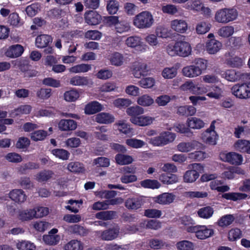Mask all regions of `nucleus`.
<instances>
[{
  "mask_svg": "<svg viewBox=\"0 0 250 250\" xmlns=\"http://www.w3.org/2000/svg\"><path fill=\"white\" fill-rule=\"evenodd\" d=\"M148 72L147 65L145 63L136 62L132 66V74L136 78L146 75Z\"/></svg>",
  "mask_w": 250,
  "mask_h": 250,
  "instance_id": "nucleus-18",
  "label": "nucleus"
},
{
  "mask_svg": "<svg viewBox=\"0 0 250 250\" xmlns=\"http://www.w3.org/2000/svg\"><path fill=\"white\" fill-rule=\"evenodd\" d=\"M211 24L208 22L202 21L198 22L195 27V32L198 35H204L210 29Z\"/></svg>",
  "mask_w": 250,
  "mask_h": 250,
  "instance_id": "nucleus-28",
  "label": "nucleus"
},
{
  "mask_svg": "<svg viewBox=\"0 0 250 250\" xmlns=\"http://www.w3.org/2000/svg\"><path fill=\"white\" fill-rule=\"evenodd\" d=\"M182 72L184 76L190 78H196L201 75L199 70L195 67L194 64L183 67Z\"/></svg>",
  "mask_w": 250,
  "mask_h": 250,
  "instance_id": "nucleus-24",
  "label": "nucleus"
},
{
  "mask_svg": "<svg viewBox=\"0 0 250 250\" xmlns=\"http://www.w3.org/2000/svg\"><path fill=\"white\" fill-rule=\"evenodd\" d=\"M125 43L128 47L137 48L142 52H146L148 49L147 45L143 42L142 38L139 36L128 37L125 40Z\"/></svg>",
  "mask_w": 250,
  "mask_h": 250,
  "instance_id": "nucleus-9",
  "label": "nucleus"
},
{
  "mask_svg": "<svg viewBox=\"0 0 250 250\" xmlns=\"http://www.w3.org/2000/svg\"><path fill=\"white\" fill-rule=\"evenodd\" d=\"M208 86V90H209V86ZM223 90L218 86H213L211 87V90L209 91L206 93V96L210 99L215 100L220 99L223 96Z\"/></svg>",
  "mask_w": 250,
  "mask_h": 250,
  "instance_id": "nucleus-27",
  "label": "nucleus"
},
{
  "mask_svg": "<svg viewBox=\"0 0 250 250\" xmlns=\"http://www.w3.org/2000/svg\"><path fill=\"white\" fill-rule=\"evenodd\" d=\"M180 224L185 227V229L188 232L189 228L194 227L195 226L194 221L188 216H184L180 218Z\"/></svg>",
  "mask_w": 250,
  "mask_h": 250,
  "instance_id": "nucleus-62",
  "label": "nucleus"
},
{
  "mask_svg": "<svg viewBox=\"0 0 250 250\" xmlns=\"http://www.w3.org/2000/svg\"><path fill=\"white\" fill-rule=\"evenodd\" d=\"M58 229H52L48 234L43 236V241L49 245H55L60 240V236L56 234Z\"/></svg>",
  "mask_w": 250,
  "mask_h": 250,
  "instance_id": "nucleus-20",
  "label": "nucleus"
},
{
  "mask_svg": "<svg viewBox=\"0 0 250 250\" xmlns=\"http://www.w3.org/2000/svg\"><path fill=\"white\" fill-rule=\"evenodd\" d=\"M238 12L236 8L225 7L218 9L214 14V20L218 23L227 24L236 21Z\"/></svg>",
  "mask_w": 250,
  "mask_h": 250,
  "instance_id": "nucleus-2",
  "label": "nucleus"
},
{
  "mask_svg": "<svg viewBox=\"0 0 250 250\" xmlns=\"http://www.w3.org/2000/svg\"><path fill=\"white\" fill-rule=\"evenodd\" d=\"M91 69L90 64L82 63L72 66L68 69L69 71L72 73H85Z\"/></svg>",
  "mask_w": 250,
  "mask_h": 250,
  "instance_id": "nucleus-42",
  "label": "nucleus"
},
{
  "mask_svg": "<svg viewBox=\"0 0 250 250\" xmlns=\"http://www.w3.org/2000/svg\"><path fill=\"white\" fill-rule=\"evenodd\" d=\"M36 214L33 209H29L20 211L19 212L18 218L22 221H29L35 218Z\"/></svg>",
  "mask_w": 250,
  "mask_h": 250,
  "instance_id": "nucleus-40",
  "label": "nucleus"
},
{
  "mask_svg": "<svg viewBox=\"0 0 250 250\" xmlns=\"http://www.w3.org/2000/svg\"><path fill=\"white\" fill-rule=\"evenodd\" d=\"M225 63L233 68H241L244 64L243 59L237 56H231L225 60Z\"/></svg>",
  "mask_w": 250,
  "mask_h": 250,
  "instance_id": "nucleus-31",
  "label": "nucleus"
},
{
  "mask_svg": "<svg viewBox=\"0 0 250 250\" xmlns=\"http://www.w3.org/2000/svg\"><path fill=\"white\" fill-rule=\"evenodd\" d=\"M32 107L30 105H22L17 109H14L12 112V116H18L21 114H29L31 111Z\"/></svg>",
  "mask_w": 250,
  "mask_h": 250,
  "instance_id": "nucleus-54",
  "label": "nucleus"
},
{
  "mask_svg": "<svg viewBox=\"0 0 250 250\" xmlns=\"http://www.w3.org/2000/svg\"><path fill=\"white\" fill-rule=\"evenodd\" d=\"M176 135L168 131L162 132L158 136L151 138H146L148 143L153 146H163L172 142L175 139Z\"/></svg>",
  "mask_w": 250,
  "mask_h": 250,
  "instance_id": "nucleus-4",
  "label": "nucleus"
},
{
  "mask_svg": "<svg viewBox=\"0 0 250 250\" xmlns=\"http://www.w3.org/2000/svg\"><path fill=\"white\" fill-rule=\"evenodd\" d=\"M223 44L217 40L213 33H209L207 36L205 42L206 51L210 55H214L219 52L222 48Z\"/></svg>",
  "mask_w": 250,
  "mask_h": 250,
  "instance_id": "nucleus-8",
  "label": "nucleus"
},
{
  "mask_svg": "<svg viewBox=\"0 0 250 250\" xmlns=\"http://www.w3.org/2000/svg\"><path fill=\"white\" fill-rule=\"evenodd\" d=\"M232 94L240 100L250 98V83H237L231 88Z\"/></svg>",
  "mask_w": 250,
  "mask_h": 250,
  "instance_id": "nucleus-6",
  "label": "nucleus"
},
{
  "mask_svg": "<svg viewBox=\"0 0 250 250\" xmlns=\"http://www.w3.org/2000/svg\"><path fill=\"white\" fill-rule=\"evenodd\" d=\"M155 34L159 38L166 39L170 37V31L167 27L161 25L156 28Z\"/></svg>",
  "mask_w": 250,
  "mask_h": 250,
  "instance_id": "nucleus-55",
  "label": "nucleus"
},
{
  "mask_svg": "<svg viewBox=\"0 0 250 250\" xmlns=\"http://www.w3.org/2000/svg\"><path fill=\"white\" fill-rule=\"evenodd\" d=\"M9 197L15 202L21 203L26 200V195L22 189H15L10 192Z\"/></svg>",
  "mask_w": 250,
  "mask_h": 250,
  "instance_id": "nucleus-22",
  "label": "nucleus"
},
{
  "mask_svg": "<svg viewBox=\"0 0 250 250\" xmlns=\"http://www.w3.org/2000/svg\"><path fill=\"white\" fill-rule=\"evenodd\" d=\"M64 250H83L82 243L77 240H72L64 246Z\"/></svg>",
  "mask_w": 250,
  "mask_h": 250,
  "instance_id": "nucleus-53",
  "label": "nucleus"
},
{
  "mask_svg": "<svg viewBox=\"0 0 250 250\" xmlns=\"http://www.w3.org/2000/svg\"><path fill=\"white\" fill-rule=\"evenodd\" d=\"M126 112L128 115L133 118L143 114L144 113V109L139 105H136L127 108Z\"/></svg>",
  "mask_w": 250,
  "mask_h": 250,
  "instance_id": "nucleus-52",
  "label": "nucleus"
},
{
  "mask_svg": "<svg viewBox=\"0 0 250 250\" xmlns=\"http://www.w3.org/2000/svg\"><path fill=\"white\" fill-rule=\"evenodd\" d=\"M68 229L70 233L81 236H86L88 233V230L86 228L76 224L69 226Z\"/></svg>",
  "mask_w": 250,
  "mask_h": 250,
  "instance_id": "nucleus-34",
  "label": "nucleus"
},
{
  "mask_svg": "<svg viewBox=\"0 0 250 250\" xmlns=\"http://www.w3.org/2000/svg\"><path fill=\"white\" fill-rule=\"evenodd\" d=\"M159 180L165 184H172L179 181L178 176L172 174H163L159 178Z\"/></svg>",
  "mask_w": 250,
  "mask_h": 250,
  "instance_id": "nucleus-43",
  "label": "nucleus"
},
{
  "mask_svg": "<svg viewBox=\"0 0 250 250\" xmlns=\"http://www.w3.org/2000/svg\"><path fill=\"white\" fill-rule=\"evenodd\" d=\"M16 248L18 250H35L36 246L30 241L22 240L16 244Z\"/></svg>",
  "mask_w": 250,
  "mask_h": 250,
  "instance_id": "nucleus-51",
  "label": "nucleus"
},
{
  "mask_svg": "<svg viewBox=\"0 0 250 250\" xmlns=\"http://www.w3.org/2000/svg\"><path fill=\"white\" fill-rule=\"evenodd\" d=\"M213 208L209 206L201 208L197 211L199 217L206 219L210 218L213 215Z\"/></svg>",
  "mask_w": 250,
  "mask_h": 250,
  "instance_id": "nucleus-39",
  "label": "nucleus"
},
{
  "mask_svg": "<svg viewBox=\"0 0 250 250\" xmlns=\"http://www.w3.org/2000/svg\"><path fill=\"white\" fill-rule=\"evenodd\" d=\"M176 248L178 250H193L194 244L191 241L183 240L177 243Z\"/></svg>",
  "mask_w": 250,
  "mask_h": 250,
  "instance_id": "nucleus-59",
  "label": "nucleus"
},
{
  "mask_svg": "<svg viewBox=\"0 0 250 250\" xmlns=\"http://www.w3.org/2000/svg\"><path fill=\"white\" fill-rule=\"evenodd\" d=\"M222 183L221 180H214L210 183V188L222 192L229 190V187L227 185L222 186Z\"/></svg>",
  "mask_w": 250,
  "mask_h": 250,
  "instance_id": "nucleus-44",
  "label": "nucleus"
},
{
  "mask_svg": "<svg viewBox=\"0 0 250 250\" xmlns=\"http://www.w3.org/2000/svg\"><path fill=\"white\" fill-rule=\"evenodd\" d=\"M188 229V232L195 233L196 238L200 240L206 239L214 234V230L211 225H195Z\"/></svg>",
  "mask_w": 250,
  "mask_h": 250,
  "instance_id": "nucleus-5",
  "label": "nucleus"
},
{
  "mask_svg": "<svg viewBox=\"0 0 250 250\" xmlns=\"http://www.w3.org/2000/svg\"><path fill=\"white\" fill-rule=\"evenodd\" d=\"M242 237L241 230L237 228H233L230 229L228 232V239L230 241H234Z\"/></svg>",
  "mask_w": 250,
  "mask_h": 250,
  "instance_id": "nucleus-63",
  "label": "nucleus"
},
{
  "mask_svg": "<svg viewBox=\"0 0 250 250\" xmlns=\"http://www.w3.org/2000/svg\"><path fill=\"white\" fill-rule=\"evenodd\" d=\"M192 166L194 169L187 171L184 175V180L186 183H192L195 181L199 176L196 170H200L203 168L199 164H193Z\"/></svg>",
  "mask_w": 250,
  "mask_h": 250,
  "instance_id": "nucleus-15",
  "label": "nucleus"
},
{
  "mask_svg": "<svg viewBox=\"0 0 250 250\" xmlns=\"http://www.w3.org/2000/svg\"><path fill=\"white\" fill-rule=\"evenodd\" d=\"M198 142L193 141L190 142H182L179 143L177 148L179 151L188 152L195 149V146L198 144Z\"/></svg>",
  "mask_w": 250,
  "mask_h": 250,
  "instance_id": "nucleus-33",
  "label": "nucleus"
},
{
  "mask_svg": "<svg viewBox=\"0 0 250 250\" xmlns=\"http://www.w3.org/2000/svg\"><path fill=\"white\" fill-rule=\"evenodd\" d=\"M156 81L153 77H146L142 79L138 84L142 88L149 89L152 88L155 84Z\"/></svg>",
  "mask_w": 250,
  "mask_h": 250,
  "instance_id": "nucleus-46",
  "label": "nucleus"
},
{
  "mask_svg": "<svg viewBox=\"0 0 250 250\" xmlns=\"http://www.w3.org/2000/svg\"><path fill=\"white\" fill-rule=\"evenodd\" d=\"M154 23V19L152 13L148 11H142L133 19V24L138 29L150 28Z\"/></svg>",
  "mask_w": 250,
  "mask_h": 250,
  "instance_id": "nucleus-3",
  "label": "nucleus"
},
{
  "mask_svg": "<svg viewBox=\"0 0 250 250\" xmlns=\"http://www.w3.org/2000/svg\"><path fill=\"white\" fill-rule=\"evenodd\" d=\"M234 150L242 153L250 154V141L247 139H238L233 144Z\"/></svg>",
  "mask_w": 250,
  "mask_h": 250,
  "instance_id": "nucleus-12",
  "label": "nucleus"
},
{
  "mask_svg": "<svg viewBox=\"0 0 250 250\" xmlns=\"http://www.w3.org/2000/svg\"><path fill=\"white\" fill-rule=\"evenodd\" d=\"M80 96L78 91L76 90H71L66 91L64 94V98L65 101L69 102H74Z\"/></svg>",
  "mask_w": 250,
  "mask_h": 250,
  "instance_id": "nucleus-64",
  "label": "nucleus"
},
{
  "mask_svg": "<svg viewBox=\"0 0 250 250\" xmlns=\"http://www.w3.org/2000/svg\"><path fill=\"white\" fill-rule=\"evenodd\" d=\"M247 195L242 193L229 192L224 193L222 195V197L227 199L236 201L239 200L244 199L246 198Z\"/></svg>",
  "mask_w": 250,
  "mask_h": 250,
  "instance_id": "nucleus-49",
  "label": "nucleus"
},
{
  "mask_svg": "<svg viewBox=\"0 0 250 250\" xmlns=\"http://www.w3.org/2000/svg\"><path fill=\"white\" fill-rule=\"evenodd\" d=\"M141 200L138 197L129 198L125 203V207L131 209H137L141 207Z\"/></svg>",
  "mask_w": 250,
  "mask_h": 250,
  "instance_id": "nucleus-41",
  "label": "nucleus"
},
{
  "mask_svg": "<svg viewBox=\"0 0 250 250\" xmlns=\"http://www.w3.org/2000/svg\"><path fill=\"white\" fill-rule=\"evenodd\" d=\"M137 104L143 106H149L152 105L154 101L153 99L147 94L143 95L137 99Z\"/></svg>",
  "mask_w": 250,
  "mask_h": 250,
  "instance_id": "nucleus-47",
  "label": "nucleus"
},
{
  "mask_svg": "<svg viewBox=\"0 0 250 250\" xmlns=\"http://www.w3.org/2000/svg\"><path fill=\"white\" fill-rule=\"evenodd\" d=\"M113 128L115 130H118L120 132L125 134L130 133L132 130V129L130 127V125L123 121H119L114 125Z\"/></svg>",
  "mask_w": 250,
  "mask_h": 250,
  "instance_id": "nucleus-50",
  "label": "nucleus"
},
{
  "mask_svg": "<svg viewBox=\"0 0 250 250\" xmlns=\"http://www.w3.org/2000/svg\"><path fill=\"white\" fill-rule=\"evenodd\" d=\"M39 168L38 164L33 162H28L20 166L17 168V172L20 174H25L29 170L36 169Z\"/></svg>",
  "mask_w": 250,
  "mask_h": 250,
  "instance_id": "nucleus-32",
  "label": "nucleus"
},
{
  "mask_svg": "<svg viewBox=\"0 0 250 250\" xmlns=\"http://www.w3.org/2000/svg\"><path fill=\"white\" fill-rule=\"evenodd\" d=\"M180 89L184 91H189L192 94H204L208 91V85L198 86L192 81H188L181 85Z\"/></svg>",
  "mask_w": 250,
  "mask_h": 250,
  "instance_id": "nucleus-10",
  "label": "nucleus"
},
{
  "mask_svg": "<svg viewBox=\"0 0 250 250\" xmlns=\"http://www.w3.org/2000/svg\"><path fill=\"white\" fill-rule=\"evenodd\" d=\"M177 74V69L173 67H166L162 71V76L165 79H171Z\"/></svg>",
  "mask_w": 250,
  "mask_h": 250,
  "instance_id": "nucleus-57",
  "label": "nucleus"
},
{
  "mask_svg": "<svg viewBox=\"0 0 250 250\" xmlns=\"http://www.w3.org/2000/svg\"><path fill=\"white\" fill-rule=\"evenodd\" d=\"M52 41V39L50 36L41 35L36 39V45L38 48H44L47 47Z\"/></svg>",
  "mask_w": 250,
  "mask_h": 250,
  "instance_id": "nucleus-29",
  "label": "nucleus"
},
{
  "mask_svg": "<svg viewBox=\"0 0 250 250\" xmlns=\"http://www.w3.org/2000/svg\"><path fill=\"white\" fill-rule=\"evenodd\" d=\"M141 186L146 188L158 189L160 188L161 184L156 180L146 179L140 182Z\"/></svg>",
  "mask_w": 250,
  "mask_h": 250,
  "instance_id": "nucleus-45",
  "label": "nucleus"
},
{
  "mask_svg": "<svg viewBox=\"0 0 250 250\" xmlns=\"http://www.w3.org/2000/svg\"><path fill=\"white\" fill-rule=\"evenodd\" d=\"M218 139L219 135L217 132H210L206 129L201 135V140L208 145H216Z\"/></svg>",
  "mask_w": 250,
  "mask_h": 250,
  "instance_id": "nucleus-13",
  "label": "nucleus"
},
{
  "mask_svg": "<svg viewBox=\"0 0 250 250\" xmlns=\"http://www.w3.org/2000/svg\"><path fill=\"white\" fill-rule=\"evenodd\" d=\"M203 3L201 0H191L186 4L184 8L187 10L199 12L201 11Z\"/></svg>",
  "mask_w": 250,
  "mask_h": 250,
  "instance_id": "nucleus-37",
  "label": "nucleus"
},
{
  "mask_svg": "<svg viewBox=\"0 0 250 250\" xmlns=\"http://www.w3.org/2000/svg\"><path fill=\"white\" fill-rule=\"evenodd\" d=\"M155 118L146 115H139L138 117L130 118V121L133 124L140 126H146L151 125Z\"/></svg>",
  "mask_w": 250,
  "mask_h": 250,
  "instance_id": "nucleus-17",
  "label": "nucleus"
},
{
  "mask_svg": "<svg viewBox=\"0 0 250 250\" xmlns=\"http://www.w3.org/2000/svg\"><path fill=\"white\" fill-rule=\"evenodd\" d=\"M233 215L227 214L222 216L217 222V224L221 228H226L231 225L234 221Z\"/></svg>",
  "mask_w": 250,
  "mask_h": 250,
  "instance_id": "nucleus-38",
  "label": "nucleus"
},
{
  "mask_svg": "<svg viewBox=\"0 0 250 250\" xmlns=\"http://www.w3.org/2000/svg\"><path fill=\"white\" fill-rule=\"evenodd\" d=\"M194 66L199 70L201 75L203 72L206 70L208 67V61L202 58H197L194 60Z\"/></svg>",
  "mask_w": 250,
  "mask_h": 250,
  "instance_id": "nucleus-61",
  "label": "nucleus"
},
{
  "mask_svg": "<svg viewBox=\"0 0 250 250\" xmlns=\"http://www.w3.org/2000/svg\"><path fill=\"white\" fill-rule=\"evenodd\" d=\"M125 143L128 146L136 149L141 148L146 145L143 141L136 138L127 139L125 140Z\"/></svg>",
  "mask_w": 250,
  "mask_h": 250,
  "instance_id": "nucleus-56",
  "label": "nucleus"
},
{
  "mask_svg": "<svg viewBox=\"0 0 250 250\" xmlns=\"http://www.w3.org/2000/svg\"><path fill=\"white\" fill-rule=\"evenodd\" d=\"M22 46L16 44L10 46L5 52L6 56L10 58H16L20 56L23 52Z\"/></svg>",
  "mask_w": 250,
  "mask_h": 250,
  "instance_id": "nucleus-26",
  "label": "nucleus"
},
{
  "mask_svg": "<svg viewBox=\"0 0 250 250\" xmlns=\"http://www.w3.org/2000/svg\"><path fill=\"white\" fill-rule=\"evenodd\" d=\"M234 33L233 26L226 25L220 28L217 31V34L223 38H228L231 36Z\"/></svg>",
  "mask_w": 250,
  "mask_h": 250,
  "instance_id": "nucleus-35",
  "label": "nucleus"
},
{
  "mask_svg": "<svg viewBox=\"0 0 250 250\" xmlns=\"http://www.w3.org/2000/svg\"><path fill=\"white\" fill-rule=\"evenodd\" d=\"M220 74L222 78L230 82H236L241 80V71H240L230 69L221 71Z\"/></svg>",
  "mask_w": 250,
  "mask_h": 250,
  "instance_id": "nucleus-14",
  "label": "nucleus"
},
{
  "mask_svg": "<svg viewBox=\"0 0 250 250\" xmlns=\"http://www.w3.org/2000/svg\"><path fill=\"white\" fill-rule=\"evenodd\" d=\"M166 51L170 56L187 57L191 55L192 47L188 42L179 40L169 43L166 47Z\"/></svg>",
  "mask_w": 250,
  "mask_h": 250,
  "instance_id": "nucleus-1",
  "label": "nucleus"
},
{
  "mask_svg": "<svg viewBox=\"0 0 250 250\" xmlns=\"http://www.w3.org/2000/svg\"><path fill=\"white\" fill-rule=\"evenodd\" d=\"M186 124L189 128L194 130H200L206 126V123L201 119L196 117L188 118Z\"/></svg>",
  "mask_w": 250,
  "mask_h": 250,
  "instance_id": "nucleus-19",
  "label": "nucleus"
},
{
  "mask_svg": "<svg viewBox=\"0 0 250 250\" xmlns=\"http://www.w3.org/2000/svg\"><path fill=\"white\" fill-rule=\"evenodd\" d=\"M85 19L88 24L97 25L101 21V16L95 11H89L85 13Z\"/></svg>",
  "mask_w": 250,
  "mask_h": 250,
  "instance_id": "nucleus-23",
  "label": "nucleus"
},
{
  "mask_svg": "<svg viewBox=\"0 0 250 250\" xmlns=\"http://www.w3.org/2000/svg\"><path fill=\"white\" fill-rule=\"evenodd\" d=\"M144 40L150 46L155 48L159 45L158 37L154 34H149L146 36Z\"/></svg>",
  "mask_w": 250,
  "mask_h": 250,
  "instance_id": "nucleus-58",
  "label": "nucleus"
},
{
  "mask_svg": "<svg viewBox=\"0 0 250 250\" xmlns=\"http://www.w3.org/2000/svg\"><path fill=\"white\" fill-rule=\"evenodd\" d=\"M67 168L69 171L74 173H83L84 171L83 165L78 162H72L68 164Z\"/></svg>",
  "mask_w": 250,
  "mask_h": 250,
  "instance_id": "nucleus-48",
  "label": "nucleus"
},
{
  "mask_svg": "<svg viewBox=\"0 0 250 250\" xmlns=\"http://www.w3.org/2000/svg\"><path fill=\"white\" fill-rule=\"evenodd\" d=\"M77 127V123L71 119H62L58 124V127L62 131L74 130Z\"/></svg>",
  "mask_w": 250,
  "mask_h": 250,
  "instance_id": "nucleus-21",
  "label": "nucleus"
},
{
  "mask_svg": "<svg viewBox=\"0 0 250 250\" xmlns=\"http://www.w3.org/2000/svg\"><path fill=\"white\" fill-rule=\"evenodd\" d=\"M175 195L172 193L165 192L153 198L155 203L162 205H167L173 202Z\"/></svg>",
  "mask_w": 250,
  "mask_h": 250,
  "instance_id": "nucleus-16",
  "label": "nucleus"
},
{
  "mask_svg": "<svg viewBox=\"0 0 250 250\" xmlns=\"http://www.w3.org/2000/svg\"><path fill=\"white\" fill-rule=\"evenodd\" d=\"M170 26L171 30L180 34L186 33L188 30V23L184 19H176L172 20L170 22Z\"/></svg>",
  "mask_w": 250,
  "mask_h": 250,
  "instance_id": "nucleus-11",
  "label": "nucleus"
},
{
  "mask_svg": "<svg viewBox=\"0 0 250 250\" xmlns=\"http://www.w3.org/2000/svg\"><path fill=\"white\" fill-rule=\"evenodd\" d=\"M53 174L51 170H42L37 174L36 179L40 182L46 181L52 177Z\"/></svg>",
  "mask_w": 250,
  "mask_h": 250,
  "instance_id": "nucleus-60",
  "label": "nucleus"
},
{
  "mask_svg": "<svg viewBox=\"0 0 250 250\" xmlns=\"http://www.w3.org/2000/svg\"><path fill=\"white\" fill-rule=\"evenodd\" d=\"M116 162L120 165H127L132 163L134 160L129 155L118 154L115 156Z\"/></svg>",
  "mask_w": 250,
  "mask_h": 250,
  "instance_id": "nucleus-36",
  "label": "nucleus"
},
{
  "mask_svg": "<svg viewBox=\"0 0 250 250\" xmlns=\"http://www.w3.org/2000/svg\"><path fill=\"white\" fill-rule=\"evenodd\" d=\"M70 83L74 86H84L92 84V82L86 77L76 76L70 80Z\"/></svg>",
  "mask_w": 250,
  "mask_h": 250,
  "instance_id": "nucleus-25",
  "label": "nucleus"
},
{
  "mask_svg": "<svg viewBox=\"0 0 250 250\" xmlns=\"http://www.w3.org/2000/svg\"><path fill=\"white\" fill-rule=\"evenodd\" d=\"M102 110V105L98 102L93 101L87 104L84 108L86 114L91 115Z\"/></svg>",
  "mask_w": 250,
  "mask_h": 250,
  "instance_id": "nucleus-30",
  "label": "nucleus"
},
{
  "mask_svg": "<svg viewBox=\"0 0 250 250\" xmlns=\"http://www.w3.org/2000/svg\"><path fill=\"white\" fill-rule=\"evenodd\" d=\"M219 156L221 161L235 166L241 165L244 161L242 154L237 151H222L220 153Z\"/></svg>",
  "mask_w": 250,
  "mask_h": 250,
  "instance_id": "nucleus-7",
  "label": "nucleus"
}]
</instances>
